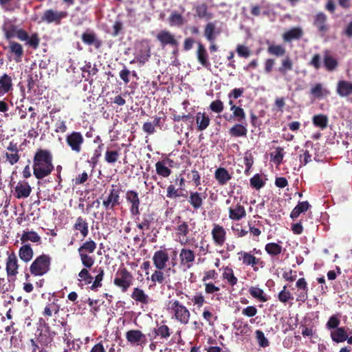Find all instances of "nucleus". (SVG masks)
Returning a JSON list of instances; mask_svg holds the SVG:
<instances>
[{
  "instance_id": "nucleus-1",
  "label": "nucleus",
  "mask_w": 352,
  "mask_h": 352,
  "mask_svg": "<svg viewBox=\"0 0 352 352\" xmlns=\"http://www.w3.org/2000/svg\"><path fill=\"white\" fill-rule=\"evenodd\" d=\"M53 156L45 149H38L33 157V174L37 179H42L50 175L54 169Z\"/></svg>"
},
{
  "instance_id": "nucleus-2",
  "label": "nucleus",
  "mask_w": 352,
  "mask_h": 352,
  "mask_svg": "<svg viewBox=\"0 0 352 352\" xmlns=\"http://www.w3.org/2000/svg\"><path fill=\"white\" fill-rule=\"evenodd\" d=\"M167 310L172 315V318L182 324H187L189 322L190 313L186 306L178 300L173 299L167 304Z\"/></svg>"
},
{
  "instance_id": "nucleus-3",
  "label": "nucleus",
  "mask_w": 352,
  "mask_h": 352,
  "mask_svg": "<svg viewBox=\"0 0 352 352\" xmlns=\"http://www.w3.org/2000/svg\"><path fill=\"white\" fill-rule=\"evenodd\" d=\"M51 257L42 254L37 256L30 266V272L34 276H41L50 270Z\"/></svg>"
},
{
  "instance_id": "nucleus-4",
  "label": "nucleus",
  "mask_w": 352,
  "mask_h": 352,
  "mask_svg": "<svg viewBox=\"0 0 352 352\" xmlns=\"http://www.w3.org/2000/svg\"><path fill=\"white\" fill-rule=\"evenodd\" d=\"M133 280L132 274L126 267H120L115 274L113 284L122 292H126L132 285Z\"/></svg>"
},
{
  "instance_id": "nucleus-5",
  "label": "nucleus",
  "mask_w": 352,
  "mask_h": 352,
  "mask_svg": "<svg viewBox=\"0 0 352 352\" xmlns=\"http://www.w3.org/2000/svg\"><path fill=\"white\" fill-rule=\"evenodd\" d=\"M121 188L117 185L112 184L108 195L103 199L102 206L106 210H113L115 207L120 204Z\"/></svg>"
},
{
  "instance_id": "nucleus-6",
  "label": "nucleus",
  "mask_w": 352,
  "mask_h": 352,
  "mask_svg": "<svg viewBox=\"0 0 352 352\" xmlns=\"http://www.w3.org/2000/svg\"><path fill=\"white\" fill-rule=\"evenodd\" d=\"M173 223L175 224L174 230L176 236L178 237L181 244H186L188 242V234L190 232L188 223L182 220L181 216H177L173 220Z\"/></svg>"
},
{
  "instance_id": "nucleus-7",
  "label": "nucleus",
  "mask_w": 352,
  "mask_h": 352,
  "mask_svg": "<svg viewBox=\"0 0 352 352\" xmlns=\"http://www.w3.org/2000/svg\"><path fill=\"white\" fill-rule=\"evenodd\" d=\"M156 39L160 42L162 48L168 46L174 50H178L179 43L175 34L170 31L167 30H160L156 35Z\"/></svg>"
},
{
  "instance_id": "nucleus-8",
  "label": "nucleus",
  "mask_w": 352,
  "mask_h": 352,
  "mask_svg": "<svg viewBox=\"0 0 352 352\" xmlns=\"http://www.w3.org/2000/svg\"><path fill=\"white\" fill-rule=\"evenodd\" d=\"M68 15L66 11H58L53 9L45 10L41 17L39 23H46L47 24L54 23L58 25L61 23L63 19Z\"/></svg>"
},
{
  "instance_id": "nucleus-9",
  "label": "nucleus",
  "mask_w": 352,
  "mask_h": 352,
  "mask_svg": "<svg viewBox=\"0 0 352 352\" xmlns=\"http://www.w3.org/2000/svg\"><path fill=\"white\" fill-rule=\"evenodd\" d=\"M126 202L130 204L129 211L133 217H135V221H139L140 214V199L138 193L133 190H129L126 192L125 196Z\"/></svg>"
},
{
  "instance_id": "nucleus-10",
  "label": "nucleus",
  "mask_w": 352,
  "mask_h": 352,
  "mask_svg": "<svg viewBox=\"0 0 352 352\" xmlns=\"http://www.w3.org/2000/svg\"><path fill=\"white\" fill-rule=\"evenodd\" d=\"M135 59L140 65H144L151 57V47L147 41H142L136 44Z\"/></svg>"
},
{
  "instance_id": "nucleus-11",
  "label": "nucleus",
  "mask_w": 352,
  "mask_h": 352,
  "mask_svg": "<svg viewBox=\"0 0 352 352\" xmlns=\"http://www.w3.org/2000/svg\"><path fill=\"white\" fill-rule=\"evenodd\" d=\"M65 142L73 152L80 153L82 151L85 139L80 132L72 131L66 135Z\"/></svg>"
},
{
  "instance_id": "nucleus-12",
  "label": "nucleus",
  "mask_w": 352,
  "mask_h": 352,
  "mask_svg": "<svg viewBox=\"0 0 352 352\" xmlns=\"http://www.w3.org/2000/svg\"><path fill=\"white\" fill-rule=\"evenodd\" d=\"M179 268L184 272L190 269L195 260V253L188 248H182L179 254Z\"/></svg>"
},
{
  "instance_id": "nucleus-13",
  "label": "nucleus",
  "mask_w": 352,
  "mask_h": 352,
  "mask_svg": "<svg viewBox=\"0 0 352 352\" xmlns=\"http://www.w3.org/2000/svg\"><path fill=\"white\" fill-rule=\"evenodd\" d=\"M312 24L320 36H324L330 30L328 17L322 12H319L313 16Z\"/></svg>"
},
{
  "instance_id": "nucleus-14",
  "label": "nucleus",
  "mask_w": 352,
  "mask_h": 352,
  "mask_svg": "<svg viewBox=\"0 0 352 352\" xmlns=\"http://www.w3.org/2000/svg\"><path fill=\"white\" fill-rule=\"evenodd\" d=\"M57 302L58 300L54 299L53 302L47 303L42 312L44 318H41L39 319V323L47 330L50 329V326L49 324L46 322V320H48L53 314H57L60 311V305H58Z\"/></svg>"
},
{
  "instance_id": "nucleus-15",
  "label": "nucleus",
  "mask_w": 352,
  "mask_h": 352,
  "mask_svg": "<svg viewBox=\"0 0 352 352\" xmlns=\"http://www.w3.org/2000/svg\"><path fill=\"white\" fill-rule=\"evenodd\" d=\"M238 254L239 259L242 261L243 264L252 266L254 271H258L259 267H264V262L261 258L255 257L250 252L241 251Z\"/></svg>"
},
{
  "instance_id": "nucleus-16",
  "label": "nucleus",
  "mask_w": 352,
  "mask_h": 352,
  "mask_svg": "<svg viewBox=\"0 0 352 352\" xmlns=\"http://www.w3.org/2000/svg\"><path fill=\"white\" fill-rule=\"evenodd\" d=\"M153 262L157 270H164L166 263L169 260V256L166 249L159 250L154 252Z\"/></svg>"
},
{
  "instance_id": "nucleus-17",
  "label": "nucleus",
  "mask_w": 352,
  "mask_h": 352,
  "mask_svg": "<svg viewBox=\"0 0 352 352\" xmlns=\"http://www.w3.org/2000/svg\"><path fill=\"white\" fill-rule=\"evenodd\" d=\"M7 151L5 153V157L10 165H14L19 162L20 160L19 149L17 143L14 141L10 142L6 147Z\"/></svg>"
},
{
  "instance_id": "nucleus-18",
  "label": "nucleus",
  "mask_w": 352,
  "mask_h": 352,
  "mask_svg": "<svg viewBox=\"0 0 352 352\" xmlns=\"http://www.w3.org/2000/svg\"><path fill=\"white\" fill-rule=\"evenodd\" d=\"M229 104L230 105V110L232 111V114H230L229 117L226 114H224V118L228 121L236 120L239 122H243L245 119L244 110L241 107L234 104L232 100L229 101Z\"/></svg>"
},
{
  "instance_id": "nucleus-19",
  "label": "nucleus",
  "mask_w": 352,
  "mask_h": 352,
  "mask_svg": "<svg viewBox=\"0 0 352 352\" xmlns=\"http://www.w3.org/2000/svg\"><path fill=\"white\" fill-rule=\"evenodd\" d=\"M82 41L88 45H93L96 50H99L102 45V40L99 39L96 33L87 30L81 36Z\"/></svg>"
},
{
  "instance_id": "nucleus-20",
  "label": "nucleus",
  "mask_w": 352,
  "mask_h": 352,
  "mask_svg": "<svg viewBox=\"0 0 352 352\" xmlns=\"http://www.w3.org/2000/svg\"><path fill=\"white\" fill-rule=\"evenodd\" d=\"M19 267L16 256L14 252H12L8 255L6 261V270L8 276H16L18 274Z\"/></svg>"
},
{
  "instance_id": "nucleus-21",
  "label": "nucleus",
  "mask_w": 352,
  "mask_h": 352,
  "mask_svg": "<svg viewBox=\"0 0 352 352\" xmlns=\"http://www.w3.org/2000/svg\"><path fill=\"white\" fill-rule=\"evenodd\" d=\"M32 192V188L28 182H19L14 188V195L16 199L27 198Z\"/></svg>"
},
{
  "instance_id": "nucleus-22",
  "label": "nucleus",
  "mask_w": 352,
  "mask_h": 352,
  "mask_svg": "<svg viewBox=\"0 0 352 352\" xmlns=\"http://www.w3.org/2000/svg\"><path fill=\"white\" fill-rule=\"evenodd\" d=\"M304 34L300 27H294L285 32L283 34V39L285 42H292L294 40L300 39Z\"/></svg>"
},
{
  "instance_id": "nucleus-23",
  "label": "nucleus",
  "mask_w": 352,
  "mask_h": 352,
  "mask_svg": "<svg viewBox=\"0 0 352 352\" xmlns=\"http://www.w3.org/2000/svg\"><path fill=\"white\" fill-rule=\"evenodd\" d=\"M294 63L292 59L289 56H286L281 60L280 67L277 69L278 72L285 78V80H288L287 76L288 72L293 69Z\"/></svg>"
},
{
  "instance_id": "nucleus-24",
  "label": "nucleus",
  "mask_w": 352,
  "mask_h": 352,
  "mask_svg": "<svg viewBox=\"0 0 352 352\" xmlns=\"http://www.w3.org/2000/svg\"><path fill=\"white\" fill-rule=\"evenodd\" d=\"M336 92L340 97H347L352 94V82L341 80L338 82Z\"/></svg>"
},
{
  "instance_id": "nucleus-25",
  "label": "nucleus",
  "mask_w": 352,
  "mask_h": 352,
  "mask_svg": "<svg viewBox=\"0 0 352 352\" xmlns=\"http://www.w3.org/2000/svg\"><path fill=\"white\" fill-rule=\"evenodd\" d=\"M8 48L9 52L14 56V60L16 63L21 61L24 54L23 46L17 42L10 41Z\"/></svg>"
},
{
  "instance_id": "nucleus-26",
  "label": "nucleus",
  "mask_w": 352,
  "mask_h": 352,
  "mask_svg": "<svg viewBox=\"0 0 352 352\" xmlns=\"http://www.w3.org/2000/svg\"><path fill=\"white\" fill-rule=\"evenodd\" d=\"M171 329L162 321L161 324L153 329L154 338L159 337L161 340H167L171 335Z\"/></svg>"
},
{
  "instance_id": "nucleus-27",
  "label": "nucleus",
  "mask_w": 352,
  "mask_h": 352,
  "mask_svg": "<svg viewBox=\"0 0 352 352\" xmlns=\"http://www.w3.org/2000/svg\"><path fill=\"white\" fill-rule=\"evenodd\" d=\"M245 215L246 212L244 207L239 204L229 208V217L232 220L239 221Z\"/></svg>"
},
{
  "instance_id": "nucleus-28",
  "label": "nucleus",
  "mask_w": 352,
  "mask_h": 352,
  "mask_svg": "<svg viewBox=\"0 0 352 352\" xmlns=\"http://www.w3.org/2000/svg\"><path fill=\"white\" fill-rule=\"evenodd\" d=\"M330 336L331 340L336 342H343L347 339V332L344 327H340L330 331Z\"/></svg>"
},
{
  "instance_id": "nucleus-29",
  "label": "nucleus",
  "mask_w": 352,
  "mask_h": 352,
  "mask_svg": "<svg viewBox=\"0 0 352 352\" xmlns=\"http://www.w3.org/2000/svg\"><path fill=\"white\" fill-rule=\"evenodd\" d=\"M131 296L134 300L143 305H147L150 301L149 296L143 289L139 287H135L133 289Z\"/></svg>"
},
{
  "instance_id": "nucleus-30",
  "label": "nucleus",
  "mask_w": 352,
  "mask_h": 352,
  "mask_svg": "<svg viewBox=\"0 0 352 352\" xmlns=\"http://www.w3.org/2000/svg\"><path fill=\"white\" fill-rule=\"evenodd\" d=\"M74 229L78 230L83 238H85L89 234V226L86 219L78 217L74 224Z\"/></svg>"
},
{
  "instance_id": "nucleus-31",
  "label": "nucleus",
  "mask_w": 352,
  "mask_h": 352,
  "mask_svg": "<svg viewBox=\"0 0 352 352\" xmlns=\"http://www.w3.org/2000/svg\"><path fill=\"white\" fill-rule=\"evenodd\" d=\"M126 338L131 344H138L146 336L140 330H129L126 333Z\"/></svg>"
},
{
  "instance_id": "nucleus-32",
  "label": "nucleus",
  "mask_w": 352,
  "mask_h": 352,
  "mask_svg": "<svg viewBox=\"0 0 352 352\" xmlns=\"http://www.w3.org/2000/svg\"><path fill=\"white\" fill-rule=\"evenodd\" d=\"M34 252L30 244L22 245L19 250V258L24 262L28 263L32 260Z\"/></svg>"
},
{
  "instance_id": "nucleus-33",
  "label": "nucleus",
  "mask_w": 352,
  "mask_h": 352,
  "mask_svg": "<svg viewBox=\"0 0 352 352\" xmlns=\"http://www.w3.org/2000/svg\"><path fill=\"white\" fill-rule=\"evenodd\" d=\"M310 207L311 206L307 201H299L296 206L292 210L290 217L294 220L296 219L301 213L307 211Z\"/></svg>"
},
{
  "instance_id": "nucleus-34",
  "label": "nucleus",
  "mask_w": 352,
  "mask_h": 352,
  "mask_svg": "<svg viewBox=\"0 0 352 352\" xmlns=\"http://www.w3.org/2000/svg\"><path fill=\"white\" fill-rule=\"evenodd\" d=\"M154 217L153 214L144 213L142 216V221L137 223L136 226L138 229L150 230L151 224L153 223Z\"/></svg>"
},
{
  "instance_id": "nucleus-35",
  "label": "nucleus",
  "mask_w": 352,
  "mask_h": 352,
  "mask_svg": "<svg viewBox=\"0 0 352 352\" xmlns=\"http://www.w3.org/2000/svg\"><path fill=\"white\" fill-rule=\"evenodd\" d=\"M198 48L197 51V57L199 63L204 67H207L209 65L208 61V54L204 45L198 43Z\"/></svg>"
},
{
  "instance_id": "nucleus-36",
  "label": "nucleus",
  "mask_w": 352,
  "mask_h": 352,
  "mask_svg": "<svg viewBox=\"0 0 352 352\" xmlns=\"http://www.w3.org/2000/svg\"><path fill=\"white\" fill-rule=\"evenodd\" d=\"M28 241H30L33 243H36L37 244L41 243V238L38 234V233L35 231H24L21 237V241L22 243H25Z\"/></svg>"
},
{
  "instance_id": "nucleus-37",
  "label": "nucleus",
  "mask_w": 352,
  "mask_h": 352,
  "mask_svg": "<svg viewBox=\"0 0 352 352\" xmlns=\"http://www.w3.org/2000/svg\"><path fill=\"white\" fill-rule=\"evenodd\" d=\"M78 286L82 287L83 285H87L92 283L93 277L89 273L88 269L82 268L78 273Z\"/></svg>"
},
{
  "instance_id": "nucleus-38",
  "label": "nucleus",
  "mask_w": 352,
  "mask_h": 352,
  "mask_svg": "<svg viewBox=\"0 0 352 352\" xmlns=\"http://www.w3.org/2000/svg\"><path fill=\"white\" fill-rule=\"evenodd\" d=\"M95 272H96L98 274L95 276L93 283L89 287L90 289H91L92 291H97L98 288L102 287V281L104 276V271L102 267H98V269H95Z\"/></svg>"
},
{
  "instance_id": "nucleus-39",
  "label": "nucleus",
  "mask_w": 352,
  "mask_h": 352,
  "mask_svg": "<svg viewBox=\"0 0 352 352\" xmlns=\"http://www.w3.org/2000/svg\"><path fill=\"white\" fill-rule=\"evenodd\" d=\"M205 198L201 193L195 192H190L188 202L191 204L194 209L199 208L203 204V199Z\"/></svg>"
},
{
  "instance_id": "nucleus-40",
  "label": "nucleus",
  "mask_w": 352,
  "mask_h": 352,
  "mask_svg": "<svg viewBox=\"0 0 352 352\" xmlns=\"http://www.w3.org/2000/svg\"><path fill=\"white\" fill-rule=\"evenodd\" d=\"M196 122L199 131L205 130L210 123V118L206 113L199 112L196 116Z\"/></svg>"
},
{
  "instance_id": "nucleus-41",
  "label": "nucleus",
  "mask_w": 352,
  "mask_h": 352,
  "mask_svg": "<svg viewBox=\"0 0 352 352\" xmlns=\"http://www.w3.org/2000/svg\"><path fill=\"white\" fill-rule=\"evenodd\" d=\"M248 130L245 126L241 124H234L229 130V133L231 136L239 138L245 137L247 135Z\"/></svg>"
},
{
  "instance_id": "nucleus-42",
  "label": "nucleus",
  "mask_w": 352,
  "mask_h": 352,
  "mask_svg": "<svg viewBox=\"0 0 352 352\" xmlns=\"http://www.w3.org/2000/svg\"><path fill=\"white\" fill-rule=\"evenodd\" d=\"M97 245L94 241L89 239L88 241L84 242L82 245L78 249V253L91 254L93 253L96 249Z\"/></svg>"
},
{
  "instance_id": "nucleus-43",
  "label": "nucleus",
  "mask_w": 352,
  "mask_h": 352,
  "mask_svg": "<svg viewBox=\"0 0 352 352\" xmlns=\"http://www.w3.org/2000/svg\"><path fill=\"white\" fill-rule=\"evenodd\" d=\"M313 124L315 126L321 129H324L328 125V117L324 114L315 115L312 119Z\"/></svg>"
},
{
  "instance_id": "nucleus-44",
  "label": "nucleus",
  "mask_w": 352,
  "mask_h": 352,
  "mask_svg": "<svg viewBox=\"0 0 352 352\" xmlns=\"http://www.w3.org/2000/svg\"><path fill=\"white\" fill-rule=\"evenodd\" d=\"M165 160L159 161L155 164L156 173L163 177H168L172 173L171 170L166 166Z\"/></svg>"
},
{
  "instance_id": "nucleus-45",
  "label": "nucleus",
  "mask_w": 352,
  "mask_h": 352,
  "mask_svg": "<svg viewBox=\"0 0 352 352\" xmlns=\"http://www.w3.org/2000/svg\"><path fill=\"white\" fill-rule=\"evenodd\" d=\"M265 250L270 256H276L282 252L283 248L276 243H268L265 245Z\"/></svg>"
},
{
  "instance_id": "nucleus-46",
  "label": "nucleus",
  "mask_w": 352,
  "mask_h": 352,
  "mask_svg": "<svg viewBox=\"0 0 352 352\" xmlns=\"http://www.w3.org/2000/svg\"><path fill=\"white\" fill-rule=\"evenodd\" d=\"M249 293L253 298L260 300L261 302H266L268 300L263 290L258 287H251L249 289Z\"/></svg>"
},
{
  "instance_id": "nucleus-47",
  "label": "nucleus",
  "mask_w": 352,
  "mask_h": 352,
  "mask_svg": "<svg viewBox=\"0 0 352 352\" xmlns=\"http://www.w3.org/2000/svg\"><path fill=\"white\" fill-rule=\"evenodd\" d=\"M267 52L276 57H280L285 54L286 50L282 45H270L267 47Z\"/></svg>"
},
{
  "instance_id": "nucleus-48",
  "label": "nucleus",
  "mask_w": 352,
  "mask_h": 352,
  "mask_svg": "<svg viewBox=\"0 0 352 352\" xmlns=\"http://www.w3.org/2000/svg\"><path fill=\"white\" fill-rule=\"evenodd\" d=\"M324 65L327 71L332 72L337 68L338 62L333 56L325 54L324 56Z\"/></svg>"
},
{
  "instance_id": "nucleus-49",
  "label": "nucleus",
  "mask_w": 352,
  "mask_h": 352,
  "mask_svg": "<svg viewBox=\"0 0 352 352\" xmlns=\"http://www.w3.org/2000/svg\"><path fill=\"white\" fill-rule=\"evenodd\" d=\"M340 315L339 314H333L331 316L326 323V329L329 331H331L334 329L340 327Z\"/></svg>"
},
{
  "instance_id": "nucleus-50",
  "label": "nucleus",
  "mask_w": 352,
  "mask_h": 352,
  "mask_svg": "<svg viewBox=\"0 0 352 352\" xmlns=\"http://www.w3.org/2000/svg\"><path fill=\"white\" fill-rule=\"evenodd\" d=\"M12 83L11 78L7 75L4 74L0 78V91L3 93H8L12 88Z\"/></svg>"
},
{
  "instance_id": "nucleus-51",
  "label": "nucleus",
  "mask_w": 352,
  "mask_h": 352,
  "mask_svg": "<svg viewBox=\"0 0 352 352\" xmlns=\"http://www.w3.org/2000/svg\"><path fill=\"white\" fill-rule=\"evenodd\" d=\"M223 278L231 286H234L237 283V278L234 276L233 270L231 268L226 267L224 269Z\"/></svg>"
},
{
  "instance_id": "nucleus-52",
  "label": "nucleus",
  "mask_w": 352,
  "mask_h": 352,
  "mask_svg": "<svg viewBox=\"0 0 352 352\" xmlns=\"http://www.w3.org/2000/svg\"><path fill=\"white\" fill-rule=\"evenodd\" d=\"M120 156L119 150H109L107 149L104 154V160L108 164H115Z\"/></svg>"
},
{
  "instance_id": "nucleus-53",
  "label": "nucleus",
  "mask_w": 352,
  "mask_h": 352,
  "mask_svg": "<svg viewBox=\"0 0 352 352\" xmlns=\"http://www.w3.org/2000/svg\"><path fill=\"white\" fill-rule=\"evenodd\" d=\"M250 186L256 190L262 188L265 182L262 179L261 176L257 173L255 174L250 180Z\"/></svg>"
},
{
  "instance_id": "nucleus-54",
  "label": "nucleus",
  "mask_w": 352,
  "mask_h": 352,
  "mask_svg": "<svg viewBox=\"0 0 352 352\" xmlns=\"http://www.w3.org/2000/svg\"><path fill=\"white\" fill-rule=\"evenodd\" d=\"M79 256L81 261L82 265L85 267L84 268L90 269L93 265L94 264V258L91 256H89V254L85 253H78Z\"/></svg>"
},
{
  "instance_id": "nucleus-55",
  "label": "nucleus",
  "mask_w": 352,
  "mask_h": 352,
  "mask_svg": "<svg viewBox=\"0 0 352 352\" xmlns=\"http://www.w3.org/2000/svg\"><path fill=\"white\" fill-rule=\"evenodd\" d=\"M196 14L199 18L210 19L212 14L208 12V7L205 3H202L196 7Z\"/></svg>"
},
{
  "instance_id": "nucleus-56",
  "label": "nucleus",
  "mask_w": 352,
  "mask_h": 352,
  "mask_svg": "<svg viewBox=\"0 0 352 352\" xmlns=\"http://www.w3.org/2000/svg\"><path fill=\"white\" fill-rule=\"evenodd\" d=\"M278 299L283 303H287L289 300H293L294 296L291 292L287 289V286H283V289L278 293Z\"/></svg>"
},
{
  "instance_id": "nucleus-57",
  "label": "nucleus",
  "mask_w": 352,
  "mask_h": 352,
  "mask_svg": "<svg viewBox=\"0 0 352 352\" xmlns=\"http://www.w3.org/2000/svg\"><path fill=\"white\" fill-rule=\"evenodd\" d=\"M163 270H157L153 273L151 276V280L153 283L155 285L157 283L159 284H163L165 280V276Z\"/></svg>"
},
{
  "instance_id": "nucleus-58",
  "label": "nucleus",
  "mask_w": 352,
  "mask_h": 352,
  "mask_svg": "<svg viewBox=\"0 0 352 352\" xmlns=\"http://www.w3.org/2000/svg\"><path fill=\"white\" fill-rule=\"evenodd\" d=\"M214 29L215 26L212 23H208L205 28L204 35L211 43H213L215 39Z\"/></svg>"
},
{
  "instance_id": "nucleus-59",
  "label": "nucleus",
  "mask_w": 352,
  "mask_h": 352,
  "mask_svg": "<svg viewBox=\"0 0 352 352\" xmlns=\"http://www.w3.org/2000/svg\"><path fill=\"white\" fill-rule=\"evenodd\" d=\"M168 20L170 25L180 26L184 23L183 16L181 14L176 12L171 13Z\"/></svg>"
},
{
  "instance_id": "nucleus-60",
  "label": "nucleus",
  "mask_w": 352,
  "mask_h": 352,
  "mask_svg": "<svg viewBox=\"0 0 352 352\" xmlns=\"http://www.w3.org/2000/svg\"><path fill=\"white\" fill-rule=\"evenodd\" d=\"M324 92L327 94L328 92L322 88V85L320 83L316 84L310 89V94L315 98H321L324 95Z\"/></svg>"
},
{
  "instance_id": "nucleus-61",
  "label": "nucleus",
  "mask_w": 352,
  "mask_h": 352,
  "mask_svg": "<svg viewBox=\"0 0 352 352\" xmlns=\"http://www.w3.org/2000/svg\"><path fill=\"white\" fill-rule=\"evenodd\" d=\"M255 334L258 344L261 347L265 348L269 346L270 342L262 331L256 330Z\"/></svg>"
},
{
  "instance_id": "nucleus-62",
  "label": "nucleus",
  "mask_w": 352,
  "mask_h": 352,
  "mask_svg": "<svg viewBox=\"0 0 352 352\" xmlns=\"http://www.w3.org/2000/svg\"><path fill=\"white\" fill-rule=\"evenodd\" d=\"M272 161L277 164H280L282 163L283 157H284V150L281 147L276 148V151L274 153H272L271 155Z\"/></svg>"
},
{
  "instance_id": "nucleus-63",
  "label": "nucleus",
  "mask_w": 352,
  "mask_h": 352,
  "mask_svg": "<svg viewBox=\"0 0 352 352\" xmlns=\"http://www.w3.org/2000/svg\"><path fill=\"white\" fill-rule=\"evenodd\" d=\"M217 278H218L217 272L214 270H210L204 272V275L203 276L202 281L204 283H206V282L212 281V280H214V283H218V280H217Z\"/></svg>"
},
{
  "instance_id": "nucleus-64",
  "label": "nucleus",
  "mask_w": 352,
  "mask_h": 352,
  "mask_svg": "<svg viewBox=\"0 0 352 352\" xmlns=\"http://www.w3.org/2000/svg\"><path fill=\"white\" fill-rule=\"evenodd\" d=\"M188 178L193 182L195 186H198L201 184L200 175L196 170H191L188 174Z\"/></svg>"
}]
</instances>
